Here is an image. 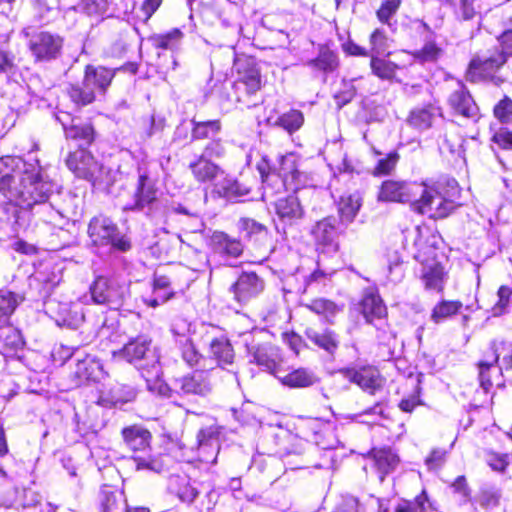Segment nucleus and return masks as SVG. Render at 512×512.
<instances>
[{"label":"nucleus","instance_id":"45","mask_svg":"<svg viewBox=\"0 0 512 512\" xmlns=\"http://www.w3.org/2000/svg\"><path fill=\"white\" fill-rule=\"evenodd\" d=\"M463 304L460 301L443 300L432 310L434 319L450 318L461 314Z\"/></svg>","mask_w":512,"mask_h":512},{"label":"nucleus","instance_id":"13","mask_svg":"<svg viewBox=\"0 0 512 512\" xmlns=\"http://www.w3.org/2000/svg\"><path fill=\"white\" fill-rule=\"evenodd\" d=\"M66 166L78 178L91 182L99 179L102 170L101 164L84 148L69 153Z\"/></svg>","mask_w":512,"mask_h":512},{"label":"nucleus","instance_id":"42","mask_svg":"<svg viewBox=\"0 0 512 512\" xmlns=\"http://www.w3.org/2000/svg\"><path fill=\"white\" fill-rule=\"evenodd\" d=\"M112 0H81L82 11L90 17L103 19L111 14Z\"/></svg>","mask_w":512,"mask_h":512},{"label":"nucleus","instance_id":"26","mask_svg":"<svg viewBox=\"0 0 512 512\" xmlns=\"http://www.w3.org/2000/svg\"><path fill=\"white\" fill-rule=\"evenodd\" d=\"M121 434L127 447L133 451H145L150 447L151 433L141 425L124 427Z\"/></svg>","mask_w":512,"mask_h":512},{"label":"nucleus","instance_id":"39","mask_svg":"<svg viewBox=\"0 0 512 512\" xmlns=\"http://www.w3.org/2000/svg\"><path fill=\"white\" fill-rule=\"evenodd\" d=\"M372 453L375 465L383 475L393 471L399 463L398 456L389 448L374 449ZM383 478L381 476V480Z\"/></svg>","mask_w":512,"mask_h":512},{"label":"nucleus","instance_id":"38","mask_svg":"<svg viewBox=\"0 0 512 512\" xmlns=\"http://www.w3.org/2000/svg\"><path fill=\"white\" fill-rule=\"evenodd\" d=\"M182 38L181 30L175 28L167 33L155 34L149 38V41L156 49L174 51L180 45Z\"/></svg>","mask_w":512,"mask_h":512},{"label":"nucleus","instance_id":"28","mask_svg":"<svg viewBox=\"0 0 512 512\" xmlns=\"http://www.w3.org/2000/svg\"><path fill=\"white\" fill-rule=\"evenodd\" d=\"M190 322H177L176 325L173 326L172 332L175 335L181 336L185 338V347L182 351V357L184 361L190 366L198 365L203 368V365L206 362V359L198 353L195 347L191 344L186 334L190 333Z\"/></svg>","mask_w":512,"mask_h":512},{"label":"nucleus","instance_id":"14","mask_svg":"<svg viewBox=\"0 0 512 512\" xmlns=\"http://www.w3.org/2000/svg\"><path fill=\"white\" fill-rule=\"evenodd\" d=\"M210 369L204 364L203 368L176 378L173 382L175 391L182 395H207L212 390V383L209 377Z\"/></svg>","mask_w":512,"mask_h":512},{"label":"nucleus","instance_id":"50","mask_svg":"<svg viewBox=\"0 0 512 512\" xmlns=\"http://www.w3.org/2000/svg\"><path fill=\"white\" fill-rule=\"evenodd\" d=\"M22 301V297L12 292L0 291V320L3 318L8 319Z\"/></svg>","mask_w":512,"mask_h":512},{"label":"nucleus","instance_id":"7","mask_svg":"<svg viewBox=\"0 0 512 512\" xmlns=\"http://www.w3.org/2000/svg\"><path fill=\"white\" fill-rule=\"evenodd\" d=\"M33 161H26L19 156L0 157V191L9 200L18 189V183L23 181L25 175L32 177L35 170Z\"/></svg>","mask_w":512,"mask_h":512},{"label":"nucleus","instance_id":"24","mask_svg":"<svg viewBox=\"0 0 512 512\" xmlns=\"http://www.w3.org/2000/svg\"><path fill=\"white\" fill-rule=\"evenodd\" d=\"M311 235L318 246L336 248V219L325 217L316 222L311 229Z\"/></svg>","mask_w":512,"mask_h":512},{"label":"nucleus","instance_id":"11","mask_svg":"<svg viewBox=\"0 0 512 512\" xmlns=\"http://www.w3.org/2000/svg\"><path fill=\"white\" fill-rule=\"evenodd\" d=\"M422 184L418 182L386 180L384 181L378 193V200L384 202H410L413 206L414 200L422 192Z\"/></svg>","mask_w":512,"mask_h":512},{"label":"nucleus","instance_id":"5","mask_svg":"<svg viewBox=\"0 0 512 512\" xmlns=\"http://www.w3.org/2000/svg\"><path fill=\"white\" fill-rule=\"evenodd\" d=\"M257 168L263 182V198L267 197L269 190H271V194H273L274 190L280 191L298 181L300 176L294 154L280 156L278 167L274 166L273 168L263 158L262 162L257 165Z\"/></svg>","mask_w":512,"mask_h":512},{"label":"nucleus","instance_id":"53","mask_svg":"<svg viewBox=\"0 0 512 512\" xmlns=\"http://www.w3.org/2000/svg\"><path fill=\"white\" fill-rule=\"evenodd\" d=\"M356 91L354 80H343L340 90L334 95L337 106L342 108L344 105L351 102L356 95Z\"/></svg>","mask_w":512,"mask_h":512},{"label":"nucleus","instance_id":"9","mask_svg":"<svg viewBox=\"0 0 512 512\" xmlns=\"http://www.w3.org/2000/svg\"><path fill=\"white\" fill-rule=\"evenodd\" d=\"M157 203V188L154 181L150 178L148 169L138 166V180L133 193L131 202L124 206V210L144 212L151 216Z\"/></svg>","mask_w":512,"mask_h":512},{"label":"nucleus","instance_id":"61","mask_svg":"<svg viewBox=\"0 0 512 512\" xmlns=\"http://www.w3.org/2000/svg\"><path fill=\"white\" fill-rule=\"evenodd\" d=\"M487 464L495 471H504L508 465V455L489 452L486 456Z\"/></svg>","mask_w":512,"mask_h":512},{"label":"nucleus","instance_id":"2","mask_svg":"<svg viewBox=\"0 0 512 512\" xmlns=\"http://www.w3.org/2000/svg\"><path fill=\"white\" fill-rule=\"evenodd\" d=\"M150 341L138 338L126 344L121 355L138 369L142 370V377L146 381L147 389L160 396H171V389L161 379V366L159 357L149 349Z\"/></svg>","mask_w":512,"mask_h":512},{"label":"nucleus","instance_id":"35","mask_svg":"<svg viewBox=\"0 0 512 512\" xmlns=\"http://www.w3.org/2000/svg\"><path fill=\"white\" fill-rule=\"evenodd\" d=\"M361 195L359 192L344 194L338 202V212L342 222L350 223L356 217L361 207Z\"/></svg>","mask_w":512,"mask_h":512},{"label":"nucleus","instance_id":"6","mask_svg":"<svg viewBox=\"0 0 512 512\" xmlns=\"http://www.w3.org/2000/svg\"><path fill=\"white\" fill-rule=\"evenodd\" d=\"M115 76V70L103 66L87 65L82 86L72 85L68 94L78 106H85L95 100V93H105Z\"/></svg>","mask_w":512,"mask_h":512},{"label":"nucleus","instance_id":"63","mask_svg":"<svg viewBox=\"0 0 512 512\" xmlns=\"http://www.w3.org/2000/svg\"><path fill=\"white\" fill-rule=\"evenodd\" d=\"M239 227L247 236L260 234L265 231V226L254 219L242 218L239 222Z\"/></svg>","mask_w":512,"mask_h":512},{"label":"nucleus","instance_id":"56","mask_svg":"<svg viewBox=\"0 0 512 512\" xmlns=\"http://www.w3.org/2000/svg\"><path fill=\"white\" fill-rule=\"evenodd\" d=\"M399 160V154L395 151L390 152L386 157L378 160L374 169L375 175L389 174L396 166Z\"/></svg>","mask_w":512,"mask_h":512},{"label":"nucleus","instance_id":"33","mask_svg":"<svg viewBox=\"0 0 512 512\" xmlns=\"http://www.w3.org/2000/svg\"><path fill=\"white\" fill-rule=\"evenodd\" d=\"M210 354L221 368H225L227 365H233L235 358L234 349L229 340L225 338H217L211 341Z\"/></svg>","mask_w":512,"mask_h":512},{"label":"nucleus","instance_id":"15","mask_svg":"<svg viewBox=\"0 0 512 512\" xmlns=\"http://www.w3.org/2000/svg\"><path fill=\"white\" fill-rule=\"evenodd\" d=\"M340 373L369 394H375L377 390L383 387L385 382L379 371L373 367H363L359 370L346 368L340 370Z\"/></svg>","mask_w":512,"mask_h":512},{"label":"nucleus","instance_id":"32","mask_svg":"<svg viewBox=\"0 0 512 512\" xmlns=\"http://www.w3.org/2000/svg\"><path fill=\"white\" fill-rule=\"evenodd\" d=\"M65 137L68 140L77 142L80 148L89 146L95 139V131L90 123H84L80 120L72 121V124L67 128Z\"/></svg>","mask_w":512,"mask_h":512},{"label":"nucleus","instance_id":"22","mask_svg":"<svg viewBox=\"0 0 512 512\" xmlns=\"http://www.w3.org/2000/svg\"><path fill=\"white\" fill-rule=\"evenodd\" d=\"M358 310L366 320L382 319L387 316L386 305L380 295L371 289L365 291L358 303Z\"/></svg>","mask_w":512,"mask_h":512},{"label":"nucleus","instance_id":"59","mask_svg":"<svg viewBox=\"0 0 512 512\" xmlns=\"http://www.w3.org/2000/svg\"><path fill=\"white\" fill-rule=\"evenodd\" d=\"M442 53V50L434 43L428 42L417 52V57L424 62L435 61Z\"/></svg>","mask_w":512,"mask_h":512},{"label":"nucleus","instance_id":"8","mask_svg":"<svg viewBox=\"0 0 512 512\" xmlns=\"http://www.w3.org/2000/svg\"><path fill=\"white\" fill-rule=\"evenodd\" d=\"M87 232L94 246H110L122 252L131 248L130 242L120 234L117 225L108 217H93Z\"/></svg>","mask_w":512,"mask_h":512},{"label":"nucleus","instance_id":"49","mask_svg":"<svg viewBox=\"0 0 512 512\" xmlns=\"http://www.w3.org/2000/svg\"><path fill=\"white\" fill-rule=\"evenodd\" d=\"M253 361L266 370L273 371L276 367L273 348L267 346L257 347L253 352Z\"/></svg>","mask_w":512,"mask_h":512},{"label":"nucleus","instance_id":"19","mask_svg":"<svg viewBox=\"0 0 512 512\" xmlns=\"http://www.w3.org/2000/svg\"><path fill=\"white\" fill-rule=\"evenodd\" d=\"M198 439V459L205 463H216L220 444L218 434L215 428L209 427L199 431Z\"/></svg>","mask_w":512,"mask_h":512},{"label":"nucleus","instance_id":"40","mask_svg":"<svg viewBox=\"0 0 512 512\" xmlns=\"http://www.w3.org/2000/svg\"><path fill=\"white\" fill-rule=\"evenodd\" d=\"M191 123L192 140L213 139L221 130V123L219 120L196 121L193 119Z\"/></svg>","mask_w":512,"mask_h":512},{"label":"nucleus","instance_id":"12","mask_svg":"<svg viewBox=\"0 0 512 512\" xmlns=\"http://www.w3.org/2000/svg\"><path fill=\"white\" fill-rule=\"evenodd\" d=\"M63 39L56 34L41 31L34 33L28 47L36 61H51L61 54Z\"/></svg>","mask_w":512,"mask_h":512},{"label":"nucleus","instance_id":"36","mask_svg":"<svg viewBox=\"0 0 512 512\" xmlns=\"http://www.w3.org/2000/svg\"><path fill=\"white\" fill-rule=\"evenodd\" d=\"M189 168L200 182L212 181L220 173V168L202 155L196 161L191 162Z\"/></svg>","mask_w":512,"mask_h":512},{"label":"nucleus","instance_id":"62","mask_svg":"<svg viewBox=\"0 0 512 512\" xmlns=\"http://www.w3.org/2000/svg\"><path fill=\"white\" fill-rule=\"evenodd\" d=\"M494 114L501 122H508L512 117V101L506 98L499 102L494 108Z\"/></svg>","mask_w":512,"mask_h":512},{"label":"nucleus","instance_id":"29","mask_svg":"<svg viewBox=\"0 0 512 512\" xmlns=\"http://www.w3.org/2000/svg\"><path fill=\"white\" fill-rule=\"evenodd\" d=\"M75 377L80 381H100L104 376L103 366L99 360L86 356L76 363Z\"/></svg>","mask_w":512,"mask_h":512},{"label":"nucleus","instance_id":"21","mask_svg":"<svg viewBox=\"0 0 512 512\" xmlns=\"http://www.w3.org/2000/svg\"><path fill=\"white\" fill-rule=\"evenodd\" d=\"M448 102L451 108L459 115L467 118L477 116L478 107L462 83H458L457 88L449 96Z\"/></svg>","mask_w":512,"mask_h":512},{"label":"nucleus","instance_id":"46","mask_svg":"<svg viewBox=\"0 0 512 512\" xmlns=\"http://www.w3.org/2000/svg\"><path fill=\"white\" fill-rule=\"evenodd\" d=\"M431 506L432 504L423 490L413 501H405L399 504L394 512H427Z\"/></svg>","mask_w":512,"mask_h":512},{"label":"nucleus","instance_id":"3","mask_svg":"<svg viewBox=\"0 0 512 512\" xmlns=\"http://www.w3.org/2000/svg\"><path fill=\"white\" fill-rule=\"evenodd\" d=\"M420 184L423 191L414 200L413 210L434 219L447 217L455 207L453 198L458 194L457 182L448 180L446 186L441 182L430 186L424 182Z\"/></svg>","mask_w":512,"mask_h":512},{"label":"nucleus","instance_id":"44","mask_svg":"<svg viewBox=\"0 0 512 512\" xmlns=\"http://www.w3.org/2000/svg\"><path fill=\"white\" fill-rule=\"evenodd\" d=\"M307 335L314 344L330 354H333L338 347V341L332 332L319 333L311 330L307 332Z\"/></svg>","mask_w":512,"mask_h":512},{"label":"nucleus","instance_id":"18","mask_svg":"<svg viewBox=\"0 0 512 512\" xmlns=\"http://www.w3.org/2000/svg\"><path fill=\"white\" fill-rule=\"evenodd\" d=\"M208 246L215 255L224 261L238 258L243 253L242 243L221 231H214L208 240Z\"/></svg>","mask_w":512,"mask_h":512},{"label":"nucleus","instance_id":"55","mask_svg":"<svg viewBox=\"0 0 512 512\" xmlns=\"http://www.w3.org/2000/svg\"><path fill=\"white\" fill-rule=\"evenodd\" d=\"M512 289L508 286H501L497 292V302L492 308L493 317L501 316L509 304Z\"/></svg>","mask_w":512,"mask_h":512},{"label":"nucleus","instance_id":"43","mask_svg":"<svg viewBox=\"0 0 512 512\" xmlns=\"http://www.w3.org/2000/svg\"><path fill=\"white\" fill-rule=\"evenodd\" d=\"M501 496V491L497 487L484 486L477 495V502L486 510L494 509L499 505Z\"/></svg>","mask_w":512,"mask_h":512},{"label":"nucleus","instance_id":"17","mask_svg":"<svg viewBox=\"0 0 512 512\" xmlns=\"http://www.w3.org/2000/svg\"><path fill=\"white\" fill-rule=\"evenodd\" d=\"M506 61L507 57L502 51L495 52L490 56H477L470 62L467 76L471 81L476 82L490 76L494 71L504 65Z\"/></svg>","mask_w":512,"mask_h":512},{"label":"nucleus","instance_id":"23","mask_svg":"<svg viewBox=\"0 0 512 512\" xmlns=\"http://www.w3.org/2000/svg\"><path fill=\"white\" fill-rule=\"evenodd\" d=\"M215 191L228 200L240 201L251 192V186L233 177H223L215 184Z\"/></svg>","mask_w":512,"mask_h":512},{"label":"nucleus","instance_id":"16","mask_svg":"<svg viewBox=\"0 0 512 512\" xmlns=\"http://www.w3.org/2000/svg\"><path fill=\"white\" fill-rule=\"evenodd\" d=\"M421 263L420 279L426 290L442 292L445 286V272L443 266L435 258H422L421 254L415 256Z\"/></svg>","mask_w":512,"mask_h":512},{"label":"nucleus","instance_id":"41","mask_svg":"<svg viewBox=\"0 0 512 512\" xmlns=\"http://www.w3.org/2000/svg\"><path fill=\"white\" fill-rule=\"evenodd\" d=\"M304 124V115L300 110L290 109L281 114L275 121L274 125L282 128L289 134L298 131Z\"/></svg>","mask_w":512,"mask_h":512},{"label":"nucleus","instance_id":"27","mask_svg":"<svg viewBox=\"0 0 512 512\" xmlns=\"http://www.w3.org/2000/svg\"><path fill=\"white\" fill-rule=\"evenodd\" d=\"M314 73H322L327 75L334 72L339 66L337 54L327 46H321L317 57L306 62Z\"/></svg>","mask_w":512,"mask_h":512},{"label":"nucleus","instance_id":"10","mask_svg":"<svg viewBox=\"0 0 512 512\" xmlns=\"http://www.w3.org/2000/svg\"><path fill=\"white\" fill-rule=\"evenodd\" d=\"M274 207L278 217L277 228L282 226L284 233L296 229L305 216V210L296 193L277 199Z\"/></svg>","mask_w":512,"mask_h":512},{"label":"nucleus","instance_id":"1","mask_svg":"<svg viewBox=\"0 0 512 512\" xmlns=\"http://www.w3.org/2000/svg\"><path fill=\"white\" fill-rule=\"evenodd\" d=\"M33 163L36 167L32 177L25 175L23 181L18 183V189L14 190L10 201H15L17 205L26 209H32L37 205L42 206L43 210L47 212L44 221L55 223L62 215L50 204H47V201L56 190V184L42 174L38 160H33Z\"/></svg>","mask_w":512,"mask_h":512},{"label":"nucleus","instance_id":"51","mask_svg":"<svg viewBox=\"0 0 512 512\" xmlns=\"http://www.w3.org/2000/svg\"><path fill=\"white\" fill-rule=\"evenodd\" d=\"M401 0H384L380 8L377 10V18L378 20L388 25L389 27H392V18L397 13L398 9L400 8Z\"/></svg>","mask_w":512,"mask_h":512},{"label":"nucleus","instance_id":"31","mask_svg":"<svg viewBox=\"0 0 512 512\" xmlns=\"http://www.w3.org/2000/svg\"><path fill=\"white\" fill-rule=\"evenodd\" d=\"M325 276L326 273L321 270H316L309 276L297 273L286 278L283 290L285 293L304 294L310 285L320 281Z\"/></svg>","mask_w":512,"mask_h":512},{"label":"nucleus","instance_id":"52","mask_svg":"<svg viewBox=\"0 0 512 512\" xmlns=\"http://www.w3.org/2000/svg\"><path fill=\"white\" fill-rule=\"evenodd\" d=\"M309 308L316 314L322 315L326 318L335 317L337 313L342 309L336 303L323 298L314 300Z\"/></svg>","mask_w":512,"mask_h":512},{"label":"nucleus","instance_id":"20","mask_svg":"<svg viewBox=\"0 0 512 512\" xmlns=\"http://www.w3.org/2000/svg\"><path fill=\"white\" fill-rule=\"evenodd\" d=\"M264 288L263 281L254 272L242 273L232 286L235 298L238 301H247L257 296Z\"/></svg>","mask_w":512,"mask_h":512},{"label":"nucleus","instance_id":"48","mask_svg":"<svg viewBox=\"0 0 512 512\" xmlns=\"http://www.w3.org/2000/svg\"><path fill=\"white\" fill-rule=\"evenodd\" d=\"M369 41L371 46L369 51L370 57L389 53L388 38L382 29H375L370 35Z\"/></svg>","mask_w":512,"mask_h":512},{"label":"nucleus","instance_id":"58","mask_svg":"<svg viewBox=\"0 0 512 512\" xmlns=\"http://www.w3.org/2000/svg\"><path fill=\"white\" fill-rule=\"evenodd\" d=\"M310 426L312 429H318L317 431L315 430V436L313 439L316 445H318L319 447H321L322 449H325V450L334 448L333 443H325L322 440V436L324 434L330 432L327 425H325L319 421H313V422H311Z\"/></svg>","mask_w":512,"mask_h":512},{"label":"nucleus","instance_id":"57","mask_svg":"<svg viewBox=\"0 0 512 512\" xmlns=\"http://www.w3.org/2000/svg\"><path fill=\"white\" fill-rule=\"evenodd\" d=\"M226 152L223 141L219 138L212 139L204 148L202 156L206 158H220L224 156Z\"/></svg>","mask_w":512,"mask_h":512},{"label":"nucleus","instance_id":"34","mask_svg":"<svg viewBox=\"0 0 512 512\" xmlns=\"http://www.w3.org/2000/svg\"><path fill=\"white\" fill-rule=\"evenodd\" d=\"M281 383L291 388H305L318 382L315 373L307 368H298L278 377Z\"/></svg>","mask_w":512,"mask_h":512},{"label":"nucleus","instance_id":"64","mask_svg":"<svg viewBox=\"0 0 512 512\" xmlns=\"http://www.w3.org/2000/svg\"><path fill=\"white\" fill-rule=\"evenodd\" d=\"M499 43L502 53L508 58L512 56V20L509 27L500 35Z\"/></svg>","mask_w":512,"mask_h":512},{"label":"nucleus","instance_id":"47","mask_svg":"<svg viewBox=\"0 0 512 512\" xmlns=\"http://www.w3.org/2000/svg\"><path fill=\"white\" fill-rule=\"evenodd\" d=\"M373 74L381 79H392L395 76L397 65L390 61L379 58L378 56L371 57L370 63Z\"/></svg>","mask_w":512,"mask_h":512},{"label":"nucleus","instance_id":"25","mask_svg":"<svg viewBox=\"0 0 512 512\" xmlns=\"http://www.w3.org/2000/svg\"><path fill=\"white\" fill-rule=\"evenodd\" d=\"M441 108L435 104H427L414 108L409 115L408 122L418 130L429 129L434 121L441 117Z\"/></svg>","mask_w":512,"mask_h":512},{"label":"nucleus","instance_id":"30","mask_svg":"<svg viewBox=\"0 0 512 512\" xmlns=\"http://www.w3.org/2000/svg\"><path fill=\"white\" fill-rule=\"evenodd\" d=\"M491 355L486 357L479 363V381L480 385L484 390H489L492 386V382L488 375V370L495 364L499 363L500 356L505 350H509L504 342L493 341L491 344Z\"/></svg>","mask_w":512,"mask_h":512},{"label":"nucleus","instance_id":"54","mask_svg":"<svg viewBox=\"0 0 512 512\" xmlns=\"http://www.w3.org/2000/svg\"><path fill=\"white\" fill-rule=\"evenodd\" d=\"M124 504L121 494L116 492H103L100 503L101 512H119Z\"/></svg>","mask_w":512,"mask_h":512},{"label":"nucleus","instance_id":"4","mask_svg":"<svg viewBox=\"0 0 512 512\" xmlns=\"http://www.w3.org/2000/svg\"><path fill=\"white\" fill-rule=\"evenodd\" d=\"M227 46L231 51L234 68L238 75L233 84L236 101L247 108L255 106L256 104L250 98L261 88V75L256 62L252 57L237 55L232 43Z\"/></svg>","mask_w":512,"mask_h":512},{"label":"nucleus","instance_id":"60","mask_svg":"<svg viewBox=\"0 0 512 512\" xmlns=\"http://www.w3.org/2000/svg\"><path fill=\"white\" fill-rule=\"evenodd\" d=\"M161 3L162 0H144L140 7V14L137 17L143 22H147L160 7Z\"/></svg>","mask_w":512,"mask_h":512},{"label":"nucleus","instance_id":"37","mask_svg":"<svg viewBox=\"0 0 512 512\" xmlns=\"http://www.w3.org/2000/svg\"><path fill=\"white\" fill-rule=\"evenodd\" d=\"M91 298L94 303L104 304L112 301L116 294L108 278L99 276L90 287Z\"/></svg>","mask_w":512,"mask_h":512}]
</instances>
